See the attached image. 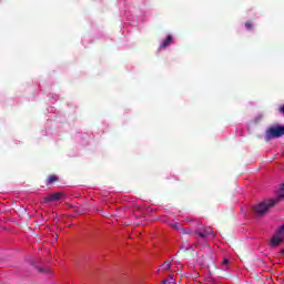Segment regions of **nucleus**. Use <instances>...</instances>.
<instances>
[{"label": "nucleus", "instance_id": "obj_1", "mask_svg": "<svg viewBox=\"0 0 284 284\" xmlns=\"http://www.w3.org/2000/svg\"><path fill=\"white\" fill-rule=\"evenodd\" d=\"M283 199H284V183L282 184V186L280 189L276 190L275 197L270 199V200H264L261 203L255 204L253 206L254 216H256L257 219H261L262 216L267 214V212H270V207H274V205Z\"/></svg>", "mask_w": 284, "mask_h": 284}, {"label": "nucleus", "instance_id": "obj_2", "mask_svg": "<svg viewBox=\"0 0 284 284\" xmlns=\"http://www.w3.org/2000/svg\"><path fill=\"white\" fill-rule=\"evenodd\" d=\"M284 136V126L283 125H273L266 130L265 139L266 141H272V139H281Z\"/></svg>", "mask_w": 284, "mask_h": 284}, {"label": "nucleus", "instance_id": "obj_3", "mask_svg": "<svg viewBox=\"0 0 284 284\" xmlns=\"http://www.w3.org/2000/svg\"><path fill=\"white\" fill-rule=\"evenodd\" d=\"M284 240V224L280 227V230L275 233V235L271 240V245L276 247V245H281Z\"/></svg>", "mask_w": 284, "mask_h": 284}, {"label": "nucleus", "instance_id": "obj_4", "mask_svg": "<svg viewBox=\"0 0 284 284\" xmlns=\"http://www.w3.org/2000/svg\"><path fill=\"white\" fill-rule=\"evenodd\" d=\"M65 194L62 192L50 193L47 197H44V203H53L54 201H61L62 196Z\"/></svg>", "mask_w": 284, "mask_h": 284}, {"label": "nucleus", "instance_id": "obj_5", "mask_svg": "<svg viewBox=\"0 0 284 284\" xmlns=\"http://www.w3.org/2000/svg\"><path fill=\"white\" fill-rule=\"evenodd\" d=\"M171 43H172V36L169 34L164 40H162L159 48L160 50H165V48H169Z\"/></svg>", "mask_w": 284, "mask_h": 284}, {"label": "nucleus", "instance_id": "obj_6", "mask_svg": "<svg viewBox=\"0 0 284 284\" xmlns=\"http://www.w3.org/2000/svg\"><path fill=\"white\" fill-rule=\"evenodd\" d=\"M59 181V176L57 175H49L47 179V185H52V183H57Z\"/></svg>", "mask_w": 284, "mask_h": 284}, {"label": "nucleus", "instance_id": "obj_7", "mask_svg": "<svg viewBox=\"0 0 284 284\" xmlns=\"http://www.w3.org/2000/svg\"><path fill=\"white\" fill-rule=\"evenodd\" d=\"M202 232L204 233V236H206V237L211 236V235L214 236V232L210 227L203 229Z\"/></svg>", "mask_w": 284, "mask_h": 284}, {"label": "nucleus", "instance_id": "obj_8", "mask_svg": "<svg viewBox=\"0 0 284 284\" xmlns=\"http://www.w3.org/2000/svg\"><path fill=\"white\" fill-rule=\"evenodd\" d=\"M171 265H172V262L165 261V262L161 265V267H162V270H164V272H168V270H170Z\"/></svg>", "mask_w": 284, "mask_h": 284}, {"label": "nucleus", "instance_id": "obj_9", "mask_svg": "<svg viewBox=\"0 0 284 284\" xmlns=\"http://www.w3.org/2000/svg\"><path fill=\"white\" fill-rule=\"evenodd\" d=\"M40 274H50V268L48 267H38Z\"/></svg>", "mask_w": 284, "mask_h": 284}, {"label": "nucleus", "instance_id": "obj_10", "mask_svg": "<svg viewBox=\"0 0 284 284\" xmlns=\"http://www.w3.org/2000/svg\"><path fill=\"white\" fill-rule=\"evenodd\" d=\"M170 283H176V281H174V277H172L171 275H169V278L162 282V284H170Z\"/></svg>", "mask_w": 284, "mask_h": 284}, {"label": "nucleus", "instance_id": "obj_11", "mask_svg": "<svg viewBox=\"0 0 284 284\" xmlns=\"http://www.w3.org/2000/svg\"><path fill=\"white\" fill-rule=\"evenodd\" d=\"M245 28H246V30H253L254 23H252V21L248 20V21L245 22Z\"/></svg>", "mask_w": 284, "mask_h": 284}, {"label": "nucleus", "instance_id": "obj_12", "mask_svg": "<svg viewBox=\"0 0 284 284\" xmlns=\"http://www.w3.org/2000/svg\"><path fill=\"white\" fill-rule=\"evenodd\" d=\"M169 225L172 230H179V223L176 222H169Z\"/></svg>", "mask_w": 284, "mask_h": 284}, {"label": "nucleus", "instance_id": "obj_13", "mask_svg": "<svg viewBox=\"0 0 284 284\" xmlns=\"http://www.w3.org/2000/svg\"><path fill=\"white\" fill-rule=\"evenodd\" d=\"M195 234L200 236V239H206V235L203 231H196Z\"/></svg>", "mask_w": 284, "mask_h": 284}, {"label": "nucleus", "instance_id": "obj_14", "mask_svg": "<svg viewBox=\"0 0 284 284\" xmlns=\"http://www.w3.org/2000/svg\"><path fill=\"white\" fill-rule=\"evenodd\" d=\"M182 235H185V234H189L187 230L185 229H180V236Z\"/></svg>", "mask_w": 284, "mask_h": 284}, {"label": "nucleus", "instance_id": "obj_15", "mask_svg": "<svg viewBox=\"0 0 284 284\" xmlns=\"http://www.w3.org/2000/svg\"><path fill=\"white\" fill-rule=\"evenodd\" d=\"M222 263H223V265H230V260L224 258V260L222 261Z\"/></svg>", "mask_w": 284, "mask_h": 284}, {"label": "nucleus", "instance_id": "obj_16", "mask_svg": "<svg viewBox=\"0 0 284 284\" xmlns=\"http://www.w3.org/2000/svg\"><path fill=\"white\" fill-rule=\"evenodd\" d=\"M58 239H59V235H55V241H58Z\"/></svg>", "mask_w": 284, "mask_h": 284}]
</instances>
